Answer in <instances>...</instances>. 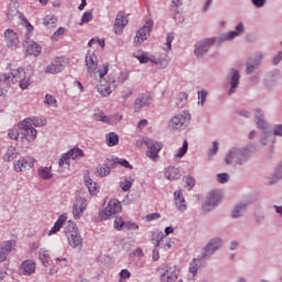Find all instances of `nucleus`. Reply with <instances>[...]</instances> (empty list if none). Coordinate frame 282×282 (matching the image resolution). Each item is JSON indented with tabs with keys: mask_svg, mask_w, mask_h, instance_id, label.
Masks as SVG:
<instances>
[{
	"mask_svg": "<svg viewBox=\"0 0 282 282\" xmlns=\"http://www.w3.org/2000/svg\"><path fill=\"white\" fill-rule=\"evenodd\" d=\"M186 151H188L187 140L183 142V147L178 150V153L175 155V158H184V155H186Z\"/></svg>",
	"mask_w": 282,
	"mask_h": 282,
	"instance_id": "obj_47",
	"label": "nucleus"
},
{
	"mask_svg": "<svg viewBox=\"0 0 282 282\" xmlns=\"http://www.w3.org/2000/svg\"><path fill=\"white\" fill-rule=\"evenodd\" d=\"M133 177L129 176L126 177L123 181L120 182V186L124 193L131 191V187L133 186Z\"/></svg>",
	"mask_w": 282,
	"mask_h": 282,
	"instance_id": "obj_34",
	"label": "nucleus"
},
{
	"mask_svg": "<svg viewBox=\"0 0 282 282\" xmlns=\"http://www.w3.org/2000/svg\"><path fill=\"white\" fill-rule=\"evenodd\" d=\"M134 58L139 59L140 63H154V65L162 64V59L160 57L149 55V53H137Z\"/></svg>",
	"mask_w": 282,
	"mask_h": 282,
	"instance_id": "obj_19",
	"label": "nucleus"
},
{
	"mask_svg": "<svg viewBox=\"0 0 282 282\" xmlns=\"http://www.w3.org/2000/svg\"><path fill=\"white\" fill-rule=\"evenodd\" d=\"M155 219H160L159 213H153L145 216V221H153Z\"/></svg>",
	"mask_w": 282,
	"mask_h": 282,
	"instance_id": "obj_63",
	"label": "nucleus"
},
{
	"mask_svg": "<svg viewBox=\"0 0 282 282\" xmlns=\"http://www.w3.org/2000/svg\"><path fill=\"white\" fill-rule=\"evenodd\" d=\"M160 240L156 241L154 249L152 251L153 261H160Z\"/></svg>",
	"mask_w": 282,
	"mask_h": 282,
	"instance_id": "obj_48",
	"label": "nucleus"
},
{
	"mask_svg": "<svg viewBox=\"0 0 282 282\" xmlns=\"http://www.w3.org/2000/svg\"><path fill=\"white\" fill-rule=\"evenodd\" d=\"M153 99L151 98V96H142L138 98L134 102V111H140L142 107H149Z\"/></svg>",
	"mask_w": 282,
	"mask_h": 282,
	"instance_id": "obj_28",
	"label": "nucleus"
},
{
	"mask_svg": "<svg viewBox=\"0 0 282 282\" xmlns=\"http://www.w3.org/2000/svg\"><path fill=\"white\" fill-rule=\"evenodd\" d=\"M123 228H126V230H138L140 227L135 223L127 221L124 223Z\"/></svg>",
	"mask_w": 282,
	"mask_h": 282,
	"instance_id": "obj_55",
	"label": "nucleus"
},
{
	"mask_svg": "<svg viewBox=\"0 0 282 282\" xmlns=\"http://www.w3.org/2000/svg\"><path fill=\"white\" fill-rule=\"evenodd\" d=\"M245 28H243V23H239L236 26V31H231L227 34L226 39H228V41H232V39H236V36H239V34H242Z\"/></svg>",
	"mask_w": 282,
	"mask_h": 282,
	"instance_id": "obj_35",
	"label": "nucleus"
},
{
	"mask_svg": "<svg viewBox=\"0 0 282 282\" xmlns=\"http://www.w3.org/2000/svg\"><path fill=\"white\" fill-rule=\"evenodd\" d=\"M58 23V19L54 17L53 14H48L43 19V25L47 28L48 30H54Z\"/></svg>",
	"mask_w": 282,
	"mask_h": 282,
	"instance_id": "obj_29",
	"label": "nucleus"
},
{
	"mask_svg": "<svg viewBox=\"0 0 282 282\" xmlns=\"http://www.w3.org/2000/svg\"><path fill=\"white\" fill-rule=\"evenodd\" d=\"M22 122H25V124H30V127H43L45 124V122H43V120H40L36 117L26 118Z\"/></svg>",
	"mask_w": 282,
	"mask_h": 282,
	"instance_id": "obj_36",
	"label": "nucleus"
},
{
	"mask_svg": "<svg viewBox=\"0 0 282 282\" xmlns=\"http://www.w3.org/2000/svg\"><path fill=\"white\" fill-rule=\"evenodd\" d=\"M124 220H122L121 218H116L115 219V228L116 230H122V228H124Z\"/></svg>",
	"mask_w": 282,
	"mask_h": 282,
	"instance_id": "obj_59",
	"label": "nucleus"
},
{
	"mask_svg": "<svg viewBox=\"0 0 282 282\" xmlns=\"http://www.w3.org/2000/svg\"><path fill=\"white\" fill-rule=\"evenodd\" d=\"M69 65V59L65 57H56L51 65L47 66V72H63Z\"/></svg>",
	"mask_w": 282,
	"mask_h": 282,
	"instance_id": "obj_16",
	"label": "nucleus"
},
{
	"mask_svg": "<svg viewBox=\"0 0 282 282\" xmlns=\"http://www.w3.org/2000/svg\"><path fill=\"white\" fill-rule=\"evenodd\" d=\"M246 150L232 149L225 159L226 164H242L241 160H248Z\"/></svg>",
	"mask_w": 282,
	"mask_h": 282,
	"instance_id": "obj_8",
	"label": "nucleus"
},
{
	"mask_svg": "<svg viewBox=\"0 0 282 282\" xmlns=\"http://www.w3.org/2000/svg\"><path fill=\"white\" fill-rule=\"evenodd\" d=\"M44 104L47 105L48 107H58V102L56 101V98L54 96L46 94L45 95V100Z\"/></svg>",
	"mask_w": 282,
	"mask_h": 282,
	"instance_id": "obj_41",
	"label": "nucleus"
},
{
	"mask_svg": "<svg viewBox=\"0 0 282 282\" xmlns=\"http://www.w3.org/2000/svg\"><path fill=\"white\" fill-rule=\"evenodd\" d=\"M67 220V217L65 215H61L58 219L55 221L53 228L48 231H45L48 237H52V235H56L63 228V225Z\"/></svg>",
	"mask_w": 282,
	"mask_h": 282,
	"instance_id": "obj_24",
	"label": "nucleus"
},
{
	"mask_svg": "<svg viewBox=\"0 0 282 282\" xmlns=\"http://www.w3.org/2000/svg\"><path fill=\"white\" fill-rule=\"evenodd\" d=\"M175 37L173 36V34H169L166 37V42L163 46L164 52H171V44L173 43V40Z\"/></svg>",
	"mask_w": 282,
	"mask_h": 282,
	"instance_id": "obj_50",
	"label": "nucleus"
},
{
	"mask_svg": "<svg viewBox=\"0 0 282 282\" xmlns=\"http://www.w3.org/2000/svg\"><path fill=\"white\" fill-rule=\"evenodd\" d=\"M4 42L9 50H19L21 47V40H19V33L12 29H7L3 33Z\"/></svg>",
	"mask_w": 282,
	"mask_h": 282,
	"instance_id": "obj_6",
	"label": "nucleus"
},
{
	"mask_svg": "<svg viewBox=\"0 0 282 282\" xmlns=\"http://www.w3.org/2000/svg\"><path fill=\"white\" fill-rule=\"evenodd\" d=\"M129 23V19L127 18V14L124 11H120L117 14L116 22L113 25L115 34H122V31L124 28H127V24Z\"/></svg>",
	"mask_w": 282,
	"mask_h": 282,
	"instance_id": "obj_13",
	"label": "nucleus"
},
{
	"mask_svg": "<svg viewBox=\"0 0 282 282\" xmlns=\"http://www.w3.org/2000/svg\"><path fill=\"white\" fill-rule=\"evenodd\" d=\"M143 144L148 148L147 156L153 162H158L160 158V152L162 151V142L155 141L154 139L145 138L143 139Z\"/></svg>",
	"mask_w": 282,
	"mask_h": 282,
	"instance_id": "obj_2",
	"label": "nucleus"
},
{
	"mask_svg": "<svg viewBox=\"0 0 282 282\" xmlns=\"http://www.w3.org/2000/svg\"><path fill=\"white\" fill-rule=\"evenodd\" d=\"M34 272H36V262L33 260H24L18 269V274L21 276H32Z\"/></svg>",
	"mask_w": 282,
	"mask_h": 282,
	"instance_id": "obj_11",
	"label": "nucleus"
},
{
	"mask_svg": "<svg viewBox=\"0 0 282 282\" xmlns=\"http://www.w3.org/2000/svg\"><path fill=\"white\" fill-rule=\"evenodd\" d=\"M77 158H83V150L74 148L61 158L58 164L59 166L69 165V160H76Z\"/></svg>",
	"mask_w": 282,
	"mask_h": 282,
	"instance_id": "obj_14",
	"label": "nucleus"
},
{
	"mask_svg": "<svg viewBox=\"0 0 282 282\" xmlns=\"http://www.w3.org/2000/svg\"><path fill=\"white\" fill-rule=\"evenodd\" d=\"M37 175L42 180H52V177H54V174L52 173V167H47V166L39 167Z\"/></svg>",
	"mask_w": 282,
	"mask_h": 282,
	"instance_id": "obj_30",
	"label": "nucleus"
},
{
	"mask_svg": "<svg viewBox=\"0 0 282 282\" xmlns=\"http://www.w3.org/2000/svg\"><path fill=\"white\" fill-rule=\"evenodd\" d=\"M13 248H14V241L12 240L0 242V263H2V261H6V259H8V254L12 252Z\"/></svg>",
	"mask_w": 282,
	"mask_h": 282,
	"instance_id": "obj_17",
	"label": "nucleus"
},
{
	"mask_svg": "<svg viewBox=\"0 0 282 282\" xmlns=\"http://www.w3.org/2000/svg\"><path fill=\"white\" fill-rule=\"evenodd\" d=\"M162 282H175L177 281V269L175 267H170L166 271L161 275Z\"/></svg>",
	"mask_w": 282,
	"mask_h": 282,
	"instance_id": "obj_22",
	"label": "nucleus"
},
{
	"mask_svg": "<svg viewBox=\"0 0 282 282\" xmlns=\"http://www.w3.org/2000/svg\"><path fill=\"white\" fill-rule=\"evenodd\" d=\"M96 173L99 177H107V175L111 173V167H109V165H101L97 169Z\"/></svg>",
	"mask_w": 282,
	"mask_h": 282,
	"instance_id": "obj_40",
	"label": "nucleus"
},
{
	"mask_svg": "<svg viewBox=\"0 0 282 282\" xmlns=\"http://www.w3.org/2000/svg\"><path fill=\"white\" fill-rule=\"evenodd\" d=\"M91 19H94V15L91 14V11H87L82 17V23H89V21H91Z\"/></svg>",
	"mask_w": 282,
	"mask_h": 282,
	"instance_id": "obj_58",
	"label": "nucleus"
},
{
	"mask_svg": "<svg viewBox=\"0 0 282 282\" xmlns=\"http://www.w3.org/2000/svg\"><path fill=\"white\" fill-rule=\"evenodd\" d=\"M121 212H122V205H120V202H118L117 199H113L108 203L105 210L99 212V218L107 220L109 219V217L113 215H118V213H121Z\"/></svg>",
	"mask_w": 282,
	"mask_h": 282,
	"instance_id": "obj_5",
	"label": "nucleus"
},
{
	"mask_svg": "<svg viewBox=\"0 0 282 282\" xmlns=\"http://www.w3.org/2000/svg\"><path fill=\"white\" fill-rule=\"evenodd\" d=\"M199 260L194 259L191 263H189V272L195 276V274H197V271L199 270Z\"/></svg>",
	"mask_w": 282,
	"mask_h": 282,
	"instance_id": "obj_43",
	"label": "nucleus"
},
{
	"mask_svg": "<svg viewBox=\"0 0 282 282\" xmlns=\"http://www.w3.org/2000/svg\"><path fill=\"white\" fill-rule=\"evenodd\" d=\"M19 80L21 89H28L29 85H32V73L17 72L11 73V80Z\"/></svg>",
	"mask_w": 282,
	"mask_h": 282,
	"instance_id": "obj_10",
	"label": "nucleus"
},
{
	"mask_svg": "<svg viewBox=\"0 0 282 282\" xmlns=\"http://www.w3.org/2000/svg\"><path fill=\"white\" fill-rule=\"evenodd\" d=\"M164 176L166 180H170V182H175V180H180L181 177L180 170L177 167L169 166L165 169Z\"/></svg>",
	"mask_w": 282,
	"mask_h": 282,
	"instance_id": "obj_27",
	"label": "nucleus"
},
{
	"mask_svg": "<svg viewBox=\"0 0 282 282\" xmlns=\"http://www.w3.org/2000/svg\"><path fill=\"white\" fill-rule=\"evenodd\" d=\"M189 122L191 113L188 111H182L171 119L169 127L170 129H182V127H188Z\"/></svg>",
	"mask_w": 282,
	"mask_h": 282,
	"instance_id": "obj_4",
	"label": "nucleus"
},
{
	"mask_svg": "<svg viewBox=\"0 0 282 282\" xmlns=\"http://www.w3.org/2000/svg\"><path fill=\"white\" fill-rule=\"evenodd\" d=\"M151 30H153V20H148L143 28H141L135 36H134V44L135 45H142L149 36H151Z\"/></svg>",
	"mask_w": 282,
	"mask_h": 282,
	"instance_id": "obj_7",
	"label": "nucleus"
},
{
	"mask_svg": "<svg viewBox=\"0 0 282 282\" xmlns=\"http://www.w3.org/2000/svg\"><path fill=\"white\" fill-rule=\"evenodd\" d=\"M87 210V199L85 197H77L73 205V216L74 219H80L83 213Z\"/></svg>",
	"mask_w": 282,
	"mask_h": 282,
	"instance_id": "obj_12",
	"label": "nucleus"
},
{
	"mask_svg": "<svg viewBox=\"0 0 282 282\" xmlns=\"http://www.w3.org/2000/svg\"><path fill=\"white\" fill-rule=\"evenodd\" d=\"M213 256V241H209L207 246L203 249L202 258L207 259V257Z\"/></svg>",
	"mask_w": 282,
	"mask_h": 282,
	"instance_id": "obj_42",
	"label": "nucleus"
},
{
	"mask_svg": "<svg viewBox=\"0 0 282 282\" xmlns=\"http://www.w3.org/2000/svg\"><path fill=\"white\" fill-rule=\"evenodd\" d=\"M39 259L42 261L43 265L47 268L48 263L45 259H50V251L46 249H41L39 251Z\"/></svg>",
	"mask_w": 282,
	"mask_h": 282,
	"instance_id": "obj_38",
	"label": "nucleus"
},
{
	"mask_svg": "<svg viewBox=\"0 0 282 282\" xmlns=\"http://www.w3.org/2000/svg\"><path fill=\"white\" fill-rule=\"evenodd\" d=\"M213 210V192H210L203 204V212L210 213Z\"/></svg>",
	"mask_w": 282,
	"mask_h": 282,
	"instance_id": "obj_37",
	"label": "nucleus"
},
{
	"mask_svg": "<svg viewBox=\"0 0 282 282\" xmlns=\"http://www.w3.org/2000/svg\"><path fill=\"white\" fill-rule=\"evenodd\" d=\"M207 96H208V91L206 90L198 91V105L204 107Z\"/></svg>",
	"mask_w": 282,
	"mask_h": 282,
	"instance_id": "obj_49",
	"label": "nucleus"
},
{
	"mask_svg": "<svg viewBox=\"0 0 282 282\" xmlns=\"http://www.w3.org/2000/svg\"><path fill=\"white\" fill-rule=\"evenodd\" d=\"M85 185L88 188V193H90V195H96V193H98V186L94 180L85 177Z\"/></svg>",
	"mask_w": 282,
	"mask_h": 282,
	"instance_id": "obj_33",
	"label": "nucleus"
},
{
	"mask_svg": "<svg viewBox=\"0 0 282 282\" xmlns=\"http://www.w3.org/2000/svg\"><path fill=\"white\" fill-rule=\"evenodd\" d=\"M122 120V115H112L110 116V124H118Z\"/></svg>",
	"mask_w": 282,
	"mask_h": 282,
	"instance_id": "obj_60",
	"label": "nucleus"
},
{
	"mask_svg": "<svg viewBox=\"0 0 282 282\" xmlns=\"http://www.w3.org/2000/svg\"><path fill=\"white\" fill-rule=\"evenodd\" d=\"M34 164H36V160L32 158H22L14 163V171H18L20 173L23 171H28V169H32Z\"/></svg>",
	"mask_w": 282,
	"mask_h": 282,
	"instance_id": "obj_15",
	"label": "nucleus"
},
{
	"mask_svg": "<svg viewBox=\"0 0 282 282\" xmlns=\"http://www.w3.org/2000/svg\"><path fill=\"white\" fill-rule=\"evenodd\" d=\"M261 61H263V54L257 53L253 57L249 58L247 63V72H253L257 69L259 65H261Z\"/></svg>",
	"mask_w": 282,
	"mask_h": 282,
	"instance_id": "obj_23",
	"label": "nucleus"
},
{
	"mask_svg": "<svg viewBox=\"0 0 282 282\" xmlns=\"http://www.w3.org/2000/svg\"><path fill=\"white\" fill-rule=\"evenodd\" d=\"M107 72H100L99 73V85H97V91L104 98H107V96H110V94L116 89V77L113 75H108L107 78Z\"/></svg>",
	"mask_w": 282,
	"mask_h": 282,
	"instance_id": "obj_1",
	"label": "nucleus"
},
{
	"mask_svg": "<svg viewBox=\"0 0 282 282\" xmlns=\"http://www.w3.org/2000/svg\"><path fill=\"white\" fill-rule=\"evenodd\" d=\"M131 94H133V90H131V88H124L121 91V97L123 100H127V98H129V96H131Z\"/></svg>",
	"mask_w": 282,
	"mask_h": 282,
	"instance_id": "obj_62",
	"label": "nucleus"
},
{
	"mask_svg": "<svg viewBox=\"0 0 282 282\" xmlns=\"http://www.w3.org/2000/svg\"><path fill=\"white\" fill-rule=\"evenodd\" d=\"M129 78L128 72L118 73V79H116V83H124Z\"/></svg>",
	"mask_w": 282,
	"mask_h": 282,
	"instance_id": "obj_57",
	"label": "nucleus"
},
{
	"mask_svg": "<svg viewBox=\"0 0 282 282\" xmlns=\"http://www.w3.org/2000/svg\"><path fill=\"white\" fill-rule=\"evenodd\" d=\"M210 45H213L212 40H204L203 42H198L194 51L195 56H204L206 52L210 50Z\"/></svg>",
	"mask_w": 282,
	"mask_h": 282,
	"instance_id": "obj_21",
	"label": "nucleus"
},
{
	"mask_svg": "<svg viewBox=\"0 0 282 282\" xmlns=\"http://www.w3.org/2000/svg\"><path fill=\"white\" fill-rule=\"evenodd\" d=\"M93 45H99V47H105V40H100V39H91L88 42V46L93 47Z\"/></svg>",
	"mask_w": 282,
	"mask_h": 282,
	"instance_id": "obj_52",
	"label": "nucleus"
},
{
	"mask_svg": "<svg viewBox=\"0 0 282 282\" xmlns=\"http://www.w3.org/2000/svg\"><path fill=\"white\" fill-rule=\"evenodd\" d=\"M23 46L29 56H39L41 54V45L32 40H26Z\"/></svg>",
	"mask_w": 282,
	"mask_h": 282,
	"instance_id": "obj_18",
	"label": "nucleus"
},
{
	"mask_svg": "<svg viewBox=\"0 0 282 282\" xmlns=\"http://www.w3.org/2000/svg\"><path fill=\"white\" fill-rule=\"evenodd\" d=\"M67 239L72 248H83V238L80 237V232H78L76 225L69 227Z\"/></svg>",
	"mask_w": 282,
	"mask_h": 282,
	"instance_id": "obj_9",
	"label": "nucleus"
},
{
	"mask_svg": "<svg viewBox=\"0 0 282 282\" xmlns=\"http://www.w3.org/2000/svg\"><path fill=\"white\" fill-rule=\"evenodd\" d=\"M120 142V137H118V133L116 132H110L106 134V144L108 147H116Z\"/></svg>",
	"mask_w": 282,
	"mask_h": 282,
	"instance_id": "obj_32",
	"label": "nucleus"
},
{
	"mask_svg": "<svg viewBox=\"0 0 282 282\" xmlns=\"http://www.w3.org/2000/svg\"><path fill=\"white\" fill-rule=\"evenodd\" d=\"M20 140H26V142H34L36 140L37 131L34 127L26 124L25 122H19Z\"/></svg>",
	"mask_w": 282,
	"mask_h": 282,
	"instance_id": "obj_3",
	"label": "nucleus"
},
{
	"mask_svg": "<svg viewBox=\"0 0 282 282\" xmlns=\"http://www.w3.org/2000/svg\"><path fill=\"white\" fill-rule=\"evenodd\" d=\"M246 210V204H238L232 210V218L237 219L241 217V213Z\"/></svg>",
	"mask_w": 282,
	"mask_h": 282,
	"instance_id": "obj_39",
	"label": "nucleus"
},
{
	"mask_svg": "<svg viewBox=\"0 0 282 282\" xmlns=\"http://www.w3.org/2000/svg\"><path fill=\"white\" fill-rule=\"evenodd\" d=\"M240 78H241V76L237 72H235L230 75V77H229V85H230L229 96H232V94H235L237 91V88L239 87Z\"/></svg>",
	"mask_w": 282,
	"mask_h": 282,
	"instance_id": "obj_26",
	"label": "nucleus"
},
{
	"mask_svg": "<svg viewBox=\"0 0 282 282\" xmlns=\"http://www.w3.org/2000/svg\"><path fill=\"white\" fill-rule=\"evenodd\" d=\"M184 181L186 183V188H188V191H193V188L195 187V178L188 175L184 176Z\"/></svg>",
	"mask_w": 282,
	"mask_h": 282,
	"instance_id": "obj_45",
	"label": "nucleus"
},
{
	"mask_svg": "<svg viewBox=\"0 0 282 282\" xmlns=\"http://www.w3.org/2000/svg\"><path fill=\"white\" fill-rule=\"evenodd\" d=\"M257 118V124L259 129H265V121L262 118V115L260 111H258V113L256 115Z\"/></svg>",
	"mask_w": 282,
	"mask_h": 282,
	"instance_id": "obj_53",
	"label": "nucleus"
},
{
	"mask_svg": "<svg viewBox=\"0 0 282 282\" xmlns=\"http://www.w3.org/2000/svg\"><path fill=\"white\" fill-rule=\"evenodd\" d=\"M63 34H65V28L61 26L58 28V30H56L53 35L51 36V41L56 42L58 41V39H61V36H63Z\"/></svg>",
	"mask_w": 282,
	"mask_h": 282,
	"instance_id": "obj_44",
	"label": "nucleus"
},
{
	"mask_svg": "<svg viewBox=\"0 0 282 282\" xmlns=\"http://www.w3.org/2000/svg\"><path fill=\"white\" fill-rule=\"evenodd\" d=\"M9 138L10 140H21V128L19 130H9Z\"/></svg>",
	"mask_w": 282,
	"mask_h": 282,
	"instance_id": "obj_46",
	"label": "nucleus"
},
{
	"mask_svg": "<svg viewBox=\"0 0 282 282\" xmlns=\"http://www.w3.org/2000/svg\"><path fill=\"white\" fill-rule=\"evenodd\" d=\"M221 202V192L215 191L214 192V206H217V204Z\"/></svg>",
	"mask_w": 282,
	"mask_h": 282,
	"instance_id": "obj_61",
	"label": "nucleus"
},
{
	"mask_svg": "<svg viewBox=\"0 0 282 282\" xmlns=\"http://www.w3.org/2000/svg\"><path fill=\"white\" fill-rule=\"evenodd\" d=\"M174 199H175V206L177 210H180L181 213H184V210H186V199L182 197V191L178 189L174 192Z\"/></svg>",
	"mask_w": 282,
	"mask_h": 282,
	"instance_id": "obj_25",
	"label": "nucleus"
},
{
	"mask_svg": "<svg viewBox=\"0 0 282 282\" xmlns=\"http://www.w3.org/2000/svg\"><path fill=\"white\" fill-rule=\"evenodd\" d=\"M217 180L219 182V184H226V182H228V180H230V176H228V174L226 173H221L217 175Z\"/></svg>",
	"mask_w": 282,
	"mask_h": 282,
	"instance_id": "obj_56",
	"label": "nucleus"
},
{
	"mask_svg": "<svg viewBox=\"0 0 282 282\" xmlns=\"http://www.w3.org/2000/svg\"><path fill=\"white\" fill-rule=\"evenodd\" d=\"M19 155V150L14 147H9L7 153L3 156L4 162H12Z\"/></svg>",
	"mask_w": 282,
	"mask_h": 282,
	"instance_id": "obj_31",
	"label": "nucleus"
},
{
	"mask_svg": "<svg viewBox=\"0 0 282 282\" xmlns=\"http://www.w3.org/2000/svg\"><path fill=\"white\" fill-rule=\"evenodd\" d=\"M180 100H181V104H177V105L180 107H182L188 100V94L187 93H181L180 94Z\"/></svg>",
	"mask_w": 282,
	"mask_h": 282,
	"instance_id": "obj_64",
	"label": "nucleus"
},
{
	"mask_svg": "<svg viewBox=\"0 0 282 282\" xmlns=\"http://www.w3.org/2000/svg\"><path fill=\"white\" fill-rule=\"evenodd\" d=\"M113 163H111V166L115 164H121V166H124L126 169H133V165H130L129 161L127 160H121L118 161V159L112 160Z\"/></svg>",
	"mask_w": 282,
	"mask_h": 282,
	"instance_id": "obj_51",
	"label": "nucleus"
},
{
	"mask_svg": "<svg viewBox=\"0 0 282 282\" xmlns=\"http://www.w3.org/2000/svg\"><path fill=\"white\" fill-rule=\"evenodd\" d=\"M86 66L88 72H96L98 69V56L95 52L88 51L86 54Z\"/></svg>",
	"mask_w": 282,
	"mask_h": 282,
	"instance_id": "obj_20",
	"label": "nucleus"
},
{
	"mask_svg": "<svg viewBox=\"0 0 282 282\" xmlns=\"http://www.w3.org/2000/svg\"><path fill=\"white\" fill-rule=\"evenodd\" d=\"M12 80V73H0V83Z\"/></svg>",
	"mask_w": 282,
	"mask_h": 282,
	"instance_id": "obj_54",
	"label": "nucleus"
}]
</instances>
